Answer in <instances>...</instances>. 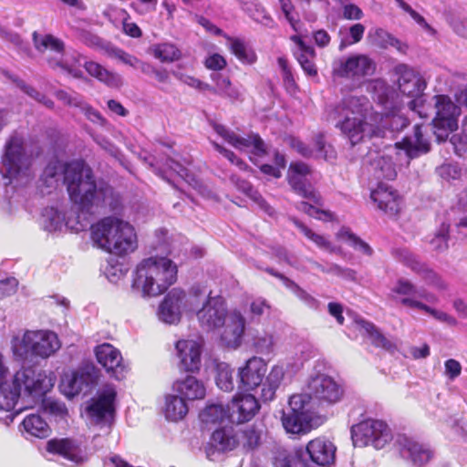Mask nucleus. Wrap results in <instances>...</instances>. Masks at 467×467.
Wrapping results in <instances>:
<instances>
[{
	"mask_svg": "<svg viewBox=\"0 0 467 467\" xmlns=\"http://www.w3.org/2000/svg\"><path fill=\"white\" fill-rule=\"evenodd\" d=\"M63 181L70 201L82 212H89L93 206L111 211L120 206L119 194L109 183L98 185L92 169L82 161L67 163Z\"/></svg>",
	"mask_w": 467,
	"mask_h": 467,
	"instance_id": "f257e3e1",
	"label": "nucleus"
},
{
	"mask_svg": "<svg viewBox=\"0 0 467 467\" xmlns=\"http://www.w3.org/2000/svg\"><path fill=\"white\" fill-rule=\"evenodd\" d=\"M55 375L32 366L22 367L10 380L0 382V410L12 411L22 394L40 399L52 389Z\"/></svg>",
	"mask_w": 467,
	"mask_h": 467,
	"instance_id": "f03ea898",
	"label": "nucleus"
},
{
	"mask_svg": "<svg viewBox=\"0 0 467 467\" xmlns=\"http://www.w3.org/2000/svg\"><path fill=\"white\" fill-rule=\"evenodd\" d=\"M91 238L101 249L117 256H125L137 249L134 227L114 216L104 217L91 226Z\"/></svg>",
	"mask_w": 467,
	"mask_h": 467,
	"instance_id": "7ed1b4c3",
	"label": "nucleus"
},
{
	"mask_svg": "<svg viewBox=\"0 0 467 467\" xmlns=\"http://www.w3.org/2000/svg\"><path fill=\"white\" fill-rule=\"evenodd\" d=\"M177 272V265L167 257L145 258L136 267L133 285L146 296H157L176 282Z\"/></svg>",
	"mask_w": 467,
	"mask_h": 467,
	"instance_id": "20e7f679",
	"label": "nucleus"
},
{
	"mask_svg": "<svg viewBox=\"0 0 467 467\" xmlns=\"http://www.w3.org/2000/svg\"><path fill=\"white\" fill-rule=\"evenodd\" d=\"M351 439L355 447L371 445L379 450L392 440V433L385 421L366 419L351 427Z\"/></svg>",
	"mask_w": 467,
	"mask_h": 467,
	"instance_id": "39448f33",
	"label": "nucleus"
},
{
	"mask_svg": "<svg viewBox=\"0 0 467 467\" xmlns=\"http://www.w3.org/2000/svg\"><path fill=\"white\" fill-rule=\"evenodd\" d=\"M307 404L313 401L318 407H329L339 402L344 396V389L332 377L317 374L311 377L306 387Z\"/></svg>",
	"mask_w": 467,
	"mask_h": 467,
	"instance_id": "423d86ee",
	"label": "nucleus"
},
{
	"mask_svg": "<svg viewBox=\"0 0 467 467\" xmlns=\"http://www.w3.org/2000/svg\"><path fill=\"white\" fill-rule=\"evenodd\" d=\"M310 408L307 397L303 394H294L289 398L288 408L283 411L282 424L287 432L306 434L312 429Z\"/></svg>",
	"mask_w": 467,
	"mask_h": 467,
	"instance_id": "0eeeda50",
	"label": "nucleus"
},
{
	"mask_svg": "<svg viewBox=\"0 0 467 467\" xmlns=\"http://www.w3.org/2000/svg\"><path fill=\"white\" fill-rule=\"evenodd\" d=\"M311 174L312 169L307 163L301 161H292L287 170L286 181L296 194L321 207L324 204L323 198L307 179Z\"/></svg>",
	"mask_w": 467,
	"mask_h": 467,
	"instance_id": "6e6552de",
	"label": "nucleus"
},
{
	"mask_svg": "<svg viewBox=\"0 0 467 467\" xmlns=\"http://www.w3.org/2000/svg\"><path fill=\"white\" fill-rule=\"evenodd\" d=\"M436 115L432 119L434 133L438 140H444L449 134L458 129L460 108L447 95H435Z\"/></svg>",
	"mask_w": 467,
	"mask_h": 467,
	"instance_id": "1a4fd4ad",
	"label": "nucleus"
},
{
	"mask_svg": "<svg viewBox=\"0 0 467 467\" xmlns=\"http://www.w3.org/2000/svg\"><path fill=\"white\" fill-rule=\"evenodd\" d=\"M376 63L368 56L358 54L347 58H340L333 65L334 77L360 81L367 77L374 75Z\"/></svg>",
	"mask_w": 467,
	"mask_h": 467,
	"instance_id": "9d476101",
	"label": "nucleus"
},
{
	"mask_svg": "<svg viewBox=\"0 0 467 467\" xmlns=\"http://www.w3.org/2000/svg\"><path fill=\"white\" fill-rule=\"evenodd\" d=\"M337 448L329 440L318 437L311 440L297 456L302 467H328L335 462Z\"/></svg>",
	"mask_w": 467,
	"mask_h": 467,
	"instance_id": "9b49d317",
	"label": "nucleus"
},
{
	"mask_svg": "<svg viewBox=\"0 0 467 467\" xmlns=\"http://www.w3.org/2000/svg\"><path fill=\"white\" fill-rule=\"evenodd\" d=\"M22 344L26 351L42 358L52 356L60 348L57 334L48 330L26 331Z\"/></svg>",
	"mask_w": 467,
	"mask_h": 467,
	"instance_id": "f8f14e48",
	"label": "nucleus"
},
{
	"mask_svg": "<svg viewBox=\"0 0 467 467\" xmlns=\"http://www.w3.org/2000/svg\"><path fill=\"white\" fill-rule=\"evenodd\" d=\"M94 353L98 363L110 378L117 380L126 378L130 368L117 348L109 343H103L95 348Z\"/></svg>",
	"mask_w": 467,
	"mask_h": 467,
	"instance_id": "ddd939ff",
	"label": "nucleus"
},
{
	"mask_svg": "<svg viewBox=\"0 0 467 467\" xmlns=\"http://www.w3.org/2000/svg\"><path fill=\"white\" fill-rule=\"evenodd\" d=\"M196 316L201 327L207 330L222 327L229 317L225 302L221 296H209Z\"/></svg>",
	"mask_w": 467,
	"mask_h": 467,
	"instance_id": "4468645a",
	"label": "nucleus"
},
{
	"mask_svg": "<svg viewBox=\"0 0 467 467\" xmlns=\"http://www.w3.org/2000/svg\"><path fill=\"white\" fill-rule=\"evenodd\" d=\"M370 198L377 208L389 217H397L401 211L402 196L392 186L382 182L371 191Z\"/></svg>",
	"mask_w": 467,
	"mask_h": 467,
	"instance_id": "2eb2a0df",
	"label": "nucleus"
},
{
	"mask_svg": "<svg viewBox=\"0 0 467 467\" xmlns=\"http://www.w3.org/2000/svg\"><path fill=\"white\" fill-rule=\"evenodd\" d=\"M26 150L24 139L16 132L13 133L5 144V151L2 159L6 172L11 177L18 175L25 164Z\"/></svg>",
	"mask_w": 467,
	"mask_h": 467,
	"instance_id": "dca6fc26",
	"label": "nucleus"
},
{
	"mask_svg": "<svg viewBox=\"0 0 467 467\" xmlns=\"http://www.w3.org/2000/svg\"><path fill=\"white\" fill-rule=\"evenodd\" d=\"M267 364L258 357H252L238 369L239 389L249 391L256 389L265 378Z\"/></svg>",
	"mask_w": 467,
	"mask_h": 467,
	"instance_id": "f3484780",
	"label": "nucleus"
},
{
	"mask_svg": "<svg viewBox=\"0 0 467 467\" xmlns=\"http://www.w3.org/2000/svg\"><path fill=\"white\" fill-rule=\"evenodd\" d=\"M99 370L92 362H85L71 374L67 379V395L76 396L80 392H88L98 383Z\"/></svg>",
	"mask_w": 467,
	"mask_h": 467,
	"instance_id": "a211bd4d",
	"label": "nucleus"
},
{
	"mask_svg": "<svg viewBox=\"0 0 467 467\" xmlns=\"http://www.w3.org/2000/svg\"><path fill=\"white\" fill-rule=\"evenodd\" d=\"M47 451L49 453L59 455L76 465H80L88 460L86 450L82 448L81 443L71 438L49 440L47 443Z\"/></svg>",
	"mask_w": 467,
	"mask_h": 467,
	"instance_id": "6ab92c4d",
	"label": "nucleus"
},
{
	"mask_svg": "<svg viewBox=\"0 0 467 467\" xmlns=\"http://www.w3.org/2000/svg\"><path fill=\"white\" fill-rule=\"evenodd\" d=\"M179 368L182 371L199 372L202 364V348L194 340H178L175 344Z\"/></svg>",
	"mask_w": 467,
	"mask_h": 467,
	"instance_id": "aec40b11",
	"label": "nucleus"
},
{
	"mask_svg": "<svg viewBox=\"0 0 467 467\" xmlns=\"http://www.w3.org/2000/svg\"><path fill=\"white\" fill-rule=\"evenodd\" d=\"M260 404L252 394H238L229 404L230 420L244 423L251 420L259 411Z\"/></svg>",
	"mask_w": 467,
	"mask_h": 467,
	"instance_id": "412c9836",
	"label": "nucleus"
},
{
	"mask_svg": "<svg viewBox=\"0 0 467 467\" xmlns=\"http://www.w3.org/2000/svg\"><path fill=\"white\" fill-rule=\"evenodd\" d=\"M186 301L187 296L184 290L181 288L171 289L160 305V317L169 324L179 322L182 317V311L186 306Z\"/></svg>",
	"mask_w": 467,
	"mask_h": 467,
	"instance_id": "4be33fe9",
	"label": "nucleus"
},
{
	"mask_svg": "<svg viewBox=\"0 0 467 467\" xmlns=\"http://www.w3.org/2000/svg\"><path fill=\"white\" fill-rule=\"evenodd\" d=\"M398 443L401 453L407 455L413 465L417 467L425 466L434 455L430 445L420 442L419 441L406 435L398 438Z\"/></svg>",
	"mask_w": 467,
	"mask_h": 467,
	"instance_id": "5701e85b",
	"label": "nucleus"
},
{
	"mask_svg": "<svg viewBox=\"0 0 467 467\" xmlns=\"http://www.w3.org/2000/svg\"><path fill=\"white\" fill-rule=\"evenodd\" d=\"M368 100L366 97L348 96L327 111V120L334 121L341 116L362 117L366 119Z\"/></svg>",
	"mask_w": 467,
	"mask_h": 467,
	"instance_id": "b1692460",
	"label": "nucleus"
},
{
	"mask_svg": "<svg viewBox=\"0 0 467 467\" xmlns=\"http://www.w3.org/2000/svg\"><path fill=\"white\" fill-rule=\"evenodd\" d=\"M245 320L239 311H234L226 318L223 326L220 340L223 346L229 348H236L242 343L244 332Z\"/></svg>",
	"mask_w": 467,
	"mask_h": 467,
	"instance_id": "393cba45",
	"label": "nucleus"
},
{
	"mask_svg": "<svg viewBox=\"0 0 467 467\" xmlns=\"http://www.w3.org/2000/svg\"><path fill=\"white\" fill-rule=\"evenodd\" d=\"M400 91L410 98H412L408 106L410 109H414L416 99L419 98L426 88L424 79L411 69L403 70L398 79Z\"/></svg>",
	"mask_w": 467,
	"mask_h": 467,
	"instance_id": "a878e982",
	"label": "nucleus"
},
{
	"mask_svg": "<svg viewBox=\"0 0 467 467\" xmlns=\"http://www.w3.org/2000/svg\"><path fill=\"white\" fill-rule=\"evenodd\" d=\"M395 147L403 150L410 159H415L431 150V143L423 136L422 125L413 127V138L406 136L395 143Z\"/></svg>",
	"mask_w": 467,
	"mask_h": 467,
	"instance_id": "bb28decb",
	"label": "nucleus"
},
{
	"mask_svg": "<svg viewBox=\"0 0 467 467\" xmlns=\"http://www.w3.org/2000/svg\"><path fill=\"white\" fill-rule=\"evenodd\" d=\"M336 127L347 137L351 145L359 143L364 138L366 119L362 117L341 116L336 120Z\"/></svg>",
	"mask_w": 467,
	"mask_h": 467,
	"instance_id": "cd10ccee",
	"label": "nucleus"
},
{
	"mask_svg": "<svg viewBox=\"0 0 467 467\" xmlns=\"http://www.w3.org/2000/svg\"><path fill=\"white\" fill-rule=\"evenodd\" d=\"M211 78L214 82L213 94L228 99L231 103L242 102L244 100L241 89L234 86L230 78L220 73L212 74Z\"/></svg>",
	"mask_w": 467,
	"mask_h": 467,
	"instance_id": "c85d7f7f",
	"label": "nucleus"
},
{
	"mask_svg": "<svg viewBox=\"0 0 467 467\" xmlns=\"http://www.w3.org/2000/svg\"><path fill=\"white\" fill-rule=\"evenodd\" d=\"M173 389L182 397L184 400H202L206 393L203 383L193 376H187L182 380H176L173 383Z\"/></svg>",
	"mask_w": 467,
	"mask_h": 467,
	"instance_id": "c756f323",
	"label": "nucleus"
},
{
	"mask_svg": "<svg viewBox=\"0 0 467 467\" xmlns=\"http://www.w3.org/2000/svg\"><path fill=\"white\" fill-rule=\"evenodd\" d=\"M32 41L36 50L39 53L51 51L56 54L54 57H64L66 46L63 40L51 35H41L36 31L32 34Z\"/></svg>",
	"mask_w": 467,
	"mask_h": 467,
	"instance_id": "7c9ffc66",
	"label": "nucleus"
},
{
	"mask_svg": "<svg viewBox=\"0 0 467 467\" xmlns=\"http://www.w3.org/2000/svg\"><path fill=\"white\" fill-rule=\"evenodd\" d=\"M116 396L117 393L113 389L101 393L99 398L88 407L89 415L101 420L105 419L108 414L113 413Z\"/></svg>",
	"mask_w": 467,
	"mask_h": 467,
	"instance_id": "2f4dec72",
	"label": "nucleus"
},
{
	"mask_svg": "<svg viewBox=\"0 0 467 467\" xmlns=\"http://www.w3.org/2000/svg\"><path fill=\"white\" fill-rule=\"evenodd\" d=\"M84 68L91 77L111 88H118L121 85L120 77L106 69L102 65L95 61H87Z\"/></svg>",
	"mask_w": 467,
	"mask_h": 467,
	"instance_id": "473e14b6",
	"label": "nucleus"
},
{
	"mask_svg": "<svg viewBox=\"0 0 467 467\" xmlns=\"http://www.w3.org/2000/svg\"><path fill=\"white\" fill-rule=\"evenodd\" d=\"M150 53L162 63H172L182 58L181 49L173 43L163 42L150 47Z\"/></svg>",
	"mask_w": 467,
	"mask_h": 467,
	"instance_id": "72a5a7b5",
	"label": "nucleus"
},
{
	"mask_svg": "<svg viewBox=\"0 0 467 467\" xmlns=\"http://www.w3.org/2000/svg\"><path fill=\"white\" fill-rule=\"evenodd\" d=\"M188 405L180 395H169L166 397L165 417L169 420L177 421L182 420L188 413Z\"/></svg>",
	"mask_w": 467,
	"mask_h": 467,
	"instance_id": "f704fd0d",
	"label": "nucleus"
},
{
	"mask_svg": "<svg viewBox=\"0 0 467 467\" xmlns=\"http://www.w3.org/2000/svg\"><path fill=\"white\" fill-rule=\"evenodd\" d=\"M229 180L239 192H243L248 198L257 202L261 207H264L266 210L271 208L263 198V196L258 192V191L254 188L250 182L242 179L240 176L234 173L229 176Z\"/></svg>",
	"mask_w": 467,
	"mask_h": 467,
	"instance_id": "c9c22d12",
	"label": "nucleus"
},
{
	"mask_svg": "<svg viewBox=\"0 0 467 467\" xmlns=\"http://www.w3.org/2000/svg\"><path fill=\"white\" fill-rule=\"evenodd\" d=\"M22 425L25 431L36 438H46L50 432V428L47 421L38 414H30L26 416Z\"/></svg>",
	"mask_w": 467,
	"mask_h": 467,
	"instance_id": "e433bc0d",
	"label": "nucleus"
},
{
	"mask_svg": "<svg viewBox=\"0 0 467 467\" xmlns=\"http://www.w3.org/2000/svg\"><path fill=\"white\" fill-rule=\"evenodd\" d=\"M210 444L219 451H226L234 450L237 446L238 441L230 431L222 428L212 433Z\"/></svg>",
	"mask_w": 467,
	"mask_h": 467,
	"instance_id": "4c0bfd02",
	"label": "nucleus"
},
{
	"mask_svg": "<svg viewBox=\"0 0 467 467\" xmlns=\"http://www.w3.org/2000/svg\"><path fill=\"white\" fill-rule=\"evenodd\" d=\"M357 324L362 328L371 340V344L376 348L389 349L390 341L380 332L377 326L366 319L357 320Z\"/></svg>",
	"mask_w": 467,
	"mask_h": 467,
	"instance_id": "58836bf2",
	"label": "nucleus"
},
{
	"mask_svg": "<svg viewBox=\"0 0 467 467\" xmlns=\"http://www.w3.org/2000/svg\"><path fill=\"white\" fill-rule=\"evenodd\" d=\"M199 417L205 424L219 423L224 419L230 420L229 405L224 408L222 404H209L201 411Z\"/></svg>",
	"mask_w": 467,
	"mask_h": 467,
	"instance_id": "ea45409f",
	"label": "nucleus"
},
{
	"mask_svg": "<svg viewBox=\"0 0 467 467\" xmlns=\"http://www.w3.org/2000/svg\"><path fill=\"white\" fill-rule=\"evenodd\" d=\"M230 41V50L236 58L244 64H254L257 56L255 52L248 47L244 40L238 37H228Z\"/></svg>",
	"mask_w": 467,
	"mask_h": 467,
	"instance_id": "a19ab883",
	"label": "nucleus"
},
{
	"mask_svg": "<svg viewBox=\"0 0 467 467\" xmlns=\"http://www.w3.org/2000/svg\"><path fill=\"white\" fill-rule=\"evenodd\" d=\"M290 221L306 239L314 243L318 248L328 250L330 252L334 251L331 243L327 240L324 235L315 233L311 228L296 217L290 218Z\"/></svg>",
	"mask_w": 467,
	"mask_h": 467,
	"instance_id": "79ce46f5",
	"label": "nucleus"
},
{
	"mask_svg": "<svg viewBox=\"0 0 467 467\" xmlns=\"http://www.w3.org/2000/svg\"><path fill=\"white\" fill-rule=\"evenodd\" d=\"M413 272L421 275L426 281L436 285L439 288L444 289L446 285L440 279L437 274L425 264L420 262L416 256H414L410 262L407 265Z\"/></svg>",
	"mask_w": 467,
	"mask_h": 467,
	"instance_id": "37998d69",
	"label": "nucleus"
},
{
	"mask_svg": "<svg viewBox=\"0 0 467 467\" xmlns=\"http://www.w3.org/2000/svg\"><path fill=\"white\" fill-rule=\"evenodd\" d=\"M337 235V238L348 242L349 245L355 250H358L368 256H371L373 254V249L370 247V245L357 234L352 233L349 228H341Z\"/></svg>",
	"mask_w": 467,
	"mask_h": 467,
	"instance_id": "c03bdc74",
	"label": "nucleus"
},
{
	"mask_svg": "<svg viewBox=\"0 0 467 467\" xmlns=\"http://www.w3.org/2000/svg\"><path fill=\"white\" fill-rule=\"evenodd\" d=\"M374 175L378 180H394L397 177V171L391 159L384 156L377 159L375 161Z\"/></svg>",
	"mask_w": 467,
	"mask_h": 467,
	"instance_id": "a18cd8bd",
	"label": "nucleus"
},
{
	"mask_svg": "<svg viewBox=\"0 0 467 467\" xmlns=\"http://www.w3.org/2000/svg\"><path fill=\"white\" fill-rule=\"evenodd\" d=\"M142 73L152 77L160 85L159 88L162 91H167L166 86L171 84L170 72L165 67H158L147 62L142 65Z\"/></svg>",
	"mask_w": 467,
	"mask_h": 467,
	"instance_id": "49530a36",
	"label": "nucleus"
},
{
	"mask_svg": "<svg viewBox=\"0 0 467 467\" xmlns=\"http://www.w3.org/2000/svg\"><path fill=\"white\" fill-rule=\"evenodd\" d=\"M314 145L317 157L323 158L327 161H334L337 159V151L331 144L327 142L325 133L318 132L315 135Z\"/></svg>",
	"mask_w": 467,
	"mask_h": 467,
	"instance_id": "de8ad7c7",
	"label": "nucleus"
},
{
	"mask_svg": "<svg viewBox=\"0 0 467 467\" xmlns=\"http://www.w3.org/2000/svg\"><path fill=\"white\" fill-rule=\"evenodd\" d=\"M277 63L282 72L283 84L286 91L295 93L299 89V87L296 81L292 67H290L288 60L285 57H279Z\"/></svg>",
	"mask_w": 467,
	"mask_h": 467,
	"instance_id": "09e8293b",
	"label": "nucleus"
},
{
	"mask_svg": "<svg viewBox=\"0 0 467 467\" xmlns=\"http://www.w3.org/2000/svg\"><path fill=\"white\" fill-rule=\"evenodd\" d=\"M449 239L450 224L448 223H441L430 244L434 251L443 252L448 249Z\"/></svg>",
	"mask_w": 467,
	"mask_h": 467,
	"instance_id": "8fccbe9b",
	"label": "nucleus"
},
{
	"mask_svg": "<svg viewBox=\"0 0 467 467\" xmlns=\"http://www.w3.org/2000/svg\"><path fill=\"white\" fill-rule=\"evenodd\" d=\"M401 305L405 306H409L411 308H416L419 310H422L431 316H432L434 318L441 320V321H447L449 319V316L442 312L436 310L434 308H431V306H427L426 304L413 298H401L400 299Z\"/></svg>",
	"mask_w": 467,
	"mask_h": 467,
	"instance_id": "3c124183",
	"label": "nucleus"
},
{
	"mask_svg": "<svg viewBox=\"0 0 467 467\" xmlns=\"http://www.w3.org/2000/svg\"><path fill=\"white\" fill-rule=\"evenodd\" d=\"M216 384L223 391L234 389L233 370L228 365H220L217 369Z\"/></svg>",
	"mask_w": 467,
	"mask_h": 467,
	"instance_id": "603ef678",
	"label": "nucleus"
},
{
	"mask_svg": "<svg viewBox=\"0 0 467 467\" xmlns=\"http://www.w3.org/2000/svg\"><path fill=\"white\" fill-rule=\"evenodd\" d=\"M212 145L216 151H218L224 158H226L232 164L238 167L239 170L244 171H252L250 166L244 160L239 158L233 150L226 149L225 147L222 146L221 144L215 141H213Z\"/></svg>",
	"mask_w": 467,
	"mask_h": 467,
	"instance_id": "864d4df0",
	"label": "nucleus"
},
{
	"mask_svg": "<svg viewBox=\"0 0 467 467\" xmlns=\"http://www.w3.org/2000/svg\"><path fill=\"white\" fill-rule=\"evenodd\" d=\"M212 127L220 137H222L225 141H227L235 149L240 147V145H245V140H241L239 135L228 130L224 125L213 122Z\"/></svg>",
	"mask_w": 467,
	"mask_h": 467,
	"instance_id": "5fc2aeb1",
	"label": "nucleus"
},
{
	"mask_svg": "<svg viewBox=\"0 0 467 467\" xmlns=\"http://www.w3.org/2000/svg\"><path fill=\"white\" fill-rule=\"evenodd\" d=\"M253 346L256 353L270 356L274 353V338L272 335L264 334L254 337Z\"/></svg>",
	"mask_w": 467,
	"mask_h": 467,
	"instance_id": "6e6d98bb",
	"label": "nucleus"
},
{
	"mask_svg": "<svg viewBox=\"0 0 467 467\" xmlns=\"http://www.w3.org/2000/svg\"><path fill=\"white\" fill-rule=\"evenodd\" d=\"M241 140H245V145H240L237 150H243L253 146V153L257 156H265L267 153L265 143L257 133H253L247 138L241 137Z\"/></svg>",
	"mask_w": 467,
	"mask_h": 467,
	"instance_id": "4d7b16f0",
	"label": "nucleus"
},
{
	"mask_svg": "<svg viewBox=\"0 0 467 467\" xmlns=\"http://www.w3.org/2000/svg\"><path fill=\"white\" fill-rule=\"evenodd\" d=\"M242 443L247 450H254L261 441V431L255 426H250L242 431Z\"/></svg>",
	"mask_w": 467,
	"mask_h": 467,
	"instance_id": "13d9d810",
	"label": "nucleus"
},
{
	"mask_svg": "<svg viewBox=\"0 0 467 467\" xmlns=\"http://www.w3.org/2000/svg\"><path fill=\"white\" fill-rule=\"evenodd\" d=\"M391 291L398 296H402V298L416 299L418 295V291L414 284L404 278L398 279Z\"/></svg>",
	"mask_w": 467,
	"mask_h": 467,
	"instance_id": "bf43d9fd",
	"label": "nucleus"
},
{
	"mask_svg": "<svg viewBox=\"0 0 467 467\" xmlns=\"http://www.w3.org/2000/svg\"><path fill=\"white\" fill-rule=\"evenodd\" d=\"M47 62L49 67L52 69L60 68L63 71L72 75L75 78H81L83 77V73L80 69L71 67L67 62L64 61V58L47 57Z\"/></svg>",
	"mask_w": 467,
	"mask_h": 467,
	"instance_id": "052dcab7",
	"label": "nucleus"
},
{
	"mask_svg": "<svg viewBox=\"0 0 467 467\" xmlns=\"http://www.w3.org/2000/svg\"><path fill=\"white\" fill-rule=\"evenodd\" d=\"M397 5L406 13H408L410 17L422 28L434 32V29L427 23L425 18L420 15L418 12H416L414 9L411 8V6L407 4L404 0H394Z\"/></svg>",
	"mask_w": 467,
	"mask_h": 467,
	"instance_id": "680f3d73",
	"label": "nucleus"
},
{
	"mask_svg": "<svg viewBox=\"0 0 467 467\" xmlns=\"http://www.w3.org/2000/svg\"><path fill=\"white\" fill-rule=\"evenodd\" d=\"M112 53L116 57H118L120 61H122L124 64L129 65L132 67L139 68L142 72V65H146L147 62L142 61L136 57L135 56H132L126 51H124L121 48H112Z\"/></svg>",
	"mask_w": 467,
	"mask_h": 467,
	"instance_id": "e2e57ef3",
	"label": "nucleus"
},
{
	"mask_svg": "<svg viewBox=\"0 0 467 467\" xmlns=\"http://www.w3.org/2000/svg\"><path fill=\"white\" fill-rule=\"evenodd\" d=\"M278 3L280 5L281 10L283 14L285 15V19L290 24L291 27L297 31V24H299L300 20L298 18H296L293 16V13L295 12V5H293L291 0H278Z\"/></svg>",
	"mask_w": 467,
	"mask_h": 467,
	"instance_id": "0e129e2a",
	"label": "nucleus"
},
{
	"mask_svg": "<svg viewBox=\"0 0 467 467\" xmlns=\"http://www.w3.org/2000/svg\"><path fill=\"white\" fill-rule=\"evenodd\" d=\"M6 78L12 80L23 92H25L29 97L33 98L36 100H38L41 93L38 92L34 87L27 85L24 80L20 79L16 76H13L9 72L4 73Z\"/></svg>",
	"mask_w": 467,
	"mask_h": 467,
	"instance_id": "69168bd1",
	"label": "nucleus"
},
{
	"mask_svg": "<svg viewBox=\"0 0 467 467\" xmlns=\"http://www.w3.org/2000/svg\"><path fill=\"white\" fill-rule=\"evenodd\" d=\"M284 376L285 371L283 367L277 365L273 366L269 374L265 376V383L278 389L284 379Z\"/></svg>",
	"mask_w": 467,
	"mask_h": 467,
	"instance_id": "338daca9",
	"label": "nucleus"
},
{
	"mask_svg": "<svg viewBox=\"0 0 467 467\" xmlns=\"http://www.w3.org/2000/svg\"><path fill=\"white\" fill-rule=\"evenodd\" d=\"M204 66L207 69L220 71L227 66V62L222 55L214 53L205 59Z\"/></svg>",
	"mask_w": 467,
	"mask_h": 467,
	"instance_id": "774afa93",
	"label": "nucleus"
}]
</instances>
